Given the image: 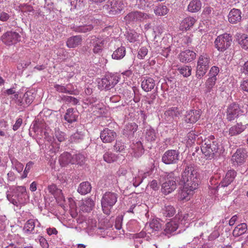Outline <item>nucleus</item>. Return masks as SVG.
<instances>
[{"mask_svg": "<svg viewBox=\"0 0 248 248\" xmlns=\"http://www.w3.org/2000/svg\"><path fill=\"white\" fill-rule=\"evenodd\" d=\"M134 155L137 157L140 156L143 153V148L141 142L138 141L132 146Z\"/></svg>", "mask_w": 248, "mask_h": 248, "instance_id": "obj_42", "label": "nucleus"}, {"mask_svg": "<svg viewBox=\"0 0 248 248\" xmlns=\"http://www.w3.org/2000/svg\"><path fill=\"white\" fill-rule=\"evenodd\" d=\"M21 40L20 35L13 31H7L0 36V40L7 46L14 45L20 42Z\"/></svg>", "mask_w": 248, "mask_h": 248, "instance_id": "obj_8", "label": "nucleus"}, {"mask_svg": "<svg viewBox=\"0 0 248 248\" xmlns=\"http://www.w3.org/2000/svg\"><path fill=\"white\" fill-rule=\"evenodd\" d=\"M169 12V8L164 5H158L156 6L154 10L155 14L158 16H165Z\"/></svg>", "mask_w": 248, "mask_h": 248, "instance_id": "obj_38", "label": "nucleus"}, {"mask_svg": "<svg viewBox=\"0 0 248 248\" xmlns=\"http://www.w3.org/2000/svg\"><path fill=\"white\" fill-rule=\"evenodd\" d=\"M202 111L200 109H190L186 112L185 116V121L187 123H195L201 117Z\"/></svg>", "mask_w": 248, "mask_h": 248, "instance_id": "obj_16", "label": "nucleus"}, {"mask_svg": "<svg viewBox=\"0 0 248 248\" xmlns=\"http://www.w3.org/2000/svg\"><path fill=\"white\" fill-rule=\"evenodd\" d=\"M243 111L240 106L235 103L231 104L228 107L226 111V118L228 121H232L236 118L242 116Z\"/></svg>", "mask_w": 248, "mask_h": 248, "instance_id": "obj_9", "label": "nucleus"}, {"mask_svg": "<svg viewBox=\"0 0 248 248\" xmlns=\"http://www.w3.org/2000/svg\"><path fill=\"white\" fill-rule=\"evenodd\" d=\"M9 18V16L7 13L2 12L0 14V20L6 21L8 20Z\"/></svg>", "mask_w": 248, "mask_h": 248, "instance_id": "obj_64", "label": "nucleus"}, {"mask_svg": "<svg viewBox=\"0 0 248 248\" xmlns=\"http://www.w3.org/2000/svg\"><path fill=\"white\" fill-rule=\"evenodd\" d=\"M83 136L80 132H77L72 135L70 138L71 142H78L79 140L83 139Z\"/></svg>", "mask_w": 248, "mask_h": 248, "instance_id": "obj_52", "label": "nucleus"}, {"mask_svg": "<svg viewBox=\"0 0 248 248\" xmlns=\"http://www.w3.org/2000/svg\"><path fill=\"white\" fill-rule=\"evenodd\" d=\"M232 42V36L230 34H222L216 38L214 44L217 50L223 52L227 50Z\"/></svg>", "mask_w": 248, "mask_h": 248, "instance_id": "obj_5", "label": "nucleus"}, {"mask_svg": "<svg viewBox=\"0 0 248 248\" xmlns=\"http://www.w3.org/2000/svg\"><path fill=\"white\" fill-rule=\"evenodd\" d=\"M248 155L246 150L244 149H238L235 153L233 154L232 157V160L234 165H241L244 163Z\"/></svg>", "mask_w": 248, "mask_h": 248, "instance_id": "obj_13", "label": "nucleus"}, {"mask_svg": "<svg viewBox=\"0 0 248 248\" xmlns=\"http://www.w3.org/2000/svg\"><path fill=\"white\" fill-rule=\"evenodd\" d=\"M146 139L150 142L154 141L156 139L155 131L153 129H150L147 131Z\"/></svg>", "mask_w": 248, "mask_h": 248, "instance_id": "obj_46", "label": "nucleus"}, {"mask_svg": "<svg viewBox=\"0 0 248 248\" xmlns=\"http://www.w3.org/2000/svg\"><path fill=\"white\" fill-rule=\"evenodd\" d=\"M148 49L146 47H141L139 50L138 57L139 59H143L148 54Z\"/></svg>", "mask_w": 248, "mask_h": 248, "instance_id": "obj_53", "label": "nucleus"}, {"mask_svg": "<svg viewBox=\"0 0 248 248\" xmlns=\"http://www.w3.org/2000/svg\"><path fill=\"white\" fill-rule=\"evenodd\" d=\"M196 56V54L195 52L189 49H186L180 53L179 59L182 62H188L193 61Z\"/></svg>", "mask_w": 248, "mask_h": 248, "instance_id": "obj_20", "label": "nucleus"}, {"mask_svg": "<svg viewBox=\"0 0 248 248\" xmlns=\"http://www.w3.org/2000/svg\"><path fill=\"white\" fill-rule=\"evenodd\" d=\"M245 129V126L242 123H236L235 125L230 128L229 135L234 136L241 134Z\"/></svg>", "mask_w": 248, "mask_h": 248, "instance_id": "obj_30", "label": "nucleus"}, {"mask_svg": "<svg viewBox=\"0 0 248 248\" xmlns=\"http://www.w3.org/2000/svg\"><path fill=\"white\" fill-rule=\"evenodd\" d=\"M236 35L242 47L245 50H248V35L245 34H237Z\"/></svg>", "mask_w": 248, "mask_h": 248, "instance_id": "obj_36", "label": "nucleus"}, {"mask_svg": "<svg viewBox=\"0 0 248 248\" xmlns=\"http://www.w3.org/2000/svg\"><path fill=\"white\" fill-rule=\"evenodd\" d=\"M91 189L92 187L90 182H84L79 184L78 188V191L82 195H85L90 192Z\"/></svg>", "mask_w": 248, "mask_h": 248, "instance_id": "obj_32", "label": "nucleus"}, {"mask_svg": "<svg viewBox=\"0 0 248 248\" xmlns=\"http://www.w3.org/2000/svg\"><path fill=\"white\" fill-rule=\"evenodd\" d=\"M72 86V84H68L66 86H63L62 85L56 84L54 86L56 90L61 93H69V94H78L75 90H69L68 86Z\"/></svg>", "mask_w": 248, "mask_h": 248, "instance_id": "obj_34", "label": "nucleus"}, {"mask_svg": "<svg viewBox=\"0 0 248 248\" xmlns=\"http://www.w3.org/2000/svg\"><path fill=\"white\" fill-rule=\"evenodd\" d=\"M138 125L136 123H128L126 126L125 128L124 129L126 132H131L134 133L137 131Z\"/></svg>", "mask_w": 248, "mask_h": 248, "instance_id": "obj_50", "label": "nucleus"}, {"mask_svg": "<svg viewBox=\"0 0 248 248\" xmlns=\"http://www.w3.org/2000/svg\"><path fill=\"white\" fill-rule=\"evenodd\" d=\"M118 194L115 192L108 191L103 195L101 199V206L104 213L109 215L110 209L117 201Z\"/></svg>", "mask_w": 248, "mask_h": 248, "instance_id": "obj_3", "label": "nucleus"}, {"mask_svg": "<svg viewBox=\"0 0 248 248\" xmlns=\"http://www.w3.org/2000/svg\"><path fill=\"white\" fill-rule=\"evenodd\" d=\"M236 175V172L234 170H229L225 178L223 179V181L221 182V186H227L230 183L233 181Z\"/></svg>", "mask_w": 248, "mask_h": 248, "instance_id": "obj_26", "label": "nucleus"}, {"mask_svg": "<svg viewBox=\"0 0 248 248\" xmlns=\"http://www.w3.org/2000/svg\"><path fill=\"white\" fill-rule=\"evenodd\" d=\"M124 4L118 0H108L103 9L110 15H115L120 13L124 8Z\"/></svg>", "mask_w": 248, "mask_h": 248, "instance_id": "obj_6", "label": "nucleus"}, {"mask_svg": "<svg viewBox=\"0 0 248 248\" xmlns=\"http://www.w3.org/2000/svg\"><path fill=\"white\" fill-rule=\"evenodd\" d=\"M179 153L175 150L166 151L162 155V161L165 164H176L179 160Z\"/></svg>", "mask_w": 248, "mask_h": 248, "instance_id": "obj_11", "label": "nucleus"}, {"mask_svg": "<svg viewBox=\"0 0 248 248\" xmlns=\"http://www.w3.org/2000/svg\"><path fill=\"white\" fill-rule=\"evenodd\" d=\"M123 223V217H118L115 220V227L117 230H120L122 228Z\"/></svg>", "mask_w": 248, "mask_h": 248, "instance_id": "obj_58", "label": "nucleus"}, {"mask_svg": "<svg viewBox=\"0 0 248 248\" xmlns=\"http://www.w3.org/2000/svg\"><path fill=\"white\" fill-rule=\"evenodd\" d=\"M84 156L80 154H76L73 156L67 152L62 153L59 157V161L61 167H65L69 164L79 163L78 159L83 158Z\"/></svg>", "mask_w": 248, "mask_h": 248, "instance_id": "obj_7", "label": "nucleus"}, {"mask_svg": "<svg viewBox=\"0 0 248 248\" xmlns=\"http://www.w3.org/2000/svg\"><path fill=\"white\" fill-rule=\"evenodd\" d=\"M47 190H48L50 194L53 195L56 201L61 202L65 200L63 195L62 190L58 188L56 185L52 184L50 185H48L47 187Z\"/></svg>", "mask_w": 248, "mask_h": 248, "instance_id": "obj_15", "label": "nucleus"}, {"mask_svg": "<svg viewBox=\"0 0 248 248\" xmlns=\"http://www.w3.org/2000/svg\"><path fill=\"white\" fill-rule=\"evenodd\" d=\"M162 224L159 220L153 219L151 221L145 226L146 231L148 234H151L155 232L161 230Z\"/></svg>", "mask_w": 248, "mask_h": 248, "instance_id": "obj_18", "label": "nucleus"}, {"mask_svg": "<svg viewBox=\"0 0 248 248\" xmlns=\"http://www.w3.org/2000/svg\"><path fill=\"white\" fill-rule=\"evenodd\" d=\"M197 187H193L183 185V189L180 193V198L181 200H188L190 196L193 195L194 190H196Z\"/></svg>", "mask_w": 248, "mask_h": 248, "instance_id": "obj_23", "label": "nucleus"}, {"mask_svg": "<svg viewBox=\"0 0 248 248\" xmlns=\"http://www.w3.org/2000/svg\"><path fill=\"white\" fill-rule=\"evenodd\" d=\"M114 147L116 152L121 153L124 150L125 146L124 143L121 141H117L115 145L114 146Z\"/></svg>", "mask_w": 248, "mask_h": 248, "instance_id": "obj_56", "label": "nucleus"}, {"mask_svg": "<svg viewBox=\"0 0 248 248\" xmlns=\"http://www.w3.org/2000/svg\"><path fill=\"white\" fill-rule=\"evenodd\" d=\"M33 165V162L32 161H29L27 164L25 169H24L23 173L22 175L21 176V178L22 179L25 178L27 177L28 174L29 172L30 171V170Z\"/></svg>", "mask_w": 248, "mask_h": 248, "instance_id": "obj_54", "label": "nucleus"}, {"mask_svg": "<svg viewBox=\"0 0 248 248\" xmlns=\"http://www.w3.org/2000/svg\"><path fill=\"white\" fill-rule=\"evenodd\" d=\"M248 230V226L245 223H242L236 226L233 232L232 235L234 237H238L244 234Z\"/></svg>", "mask_w": 248, "mask_h": 248, "instance_id": "obj_31", "label": "nucleus"}, {"mask_svg": "<svg viewBox=\"0 0 248 248\" xmlns=\"http://www.w3.org/2000/svg\"><path fill=\"white\" fill-rule=\"evenodd\" d=\"M155 86V80L150 78H146L141 82V87L143 90L148 92L152 90Z\"/></svg>", "mask_w": 248, "mask_h": 248, "instance_id": "obj_28", "label": "nucleus"}, {"mask_svg": "<svg viewBox=\"0 0 248 248\" xmlns=\"http://www.w3.org/2000/svg\"><path fill=\"white\" fill-rule=\"evenodd\" d=\"M162 211L164 216L166 217H171L176 213V210L172 205L165 206Z\"/></svg>", "mask_w": 248, "mask_h": 248, "instance_id": "obj_40", "label": "nucleus"}, {"mask_svg": "<svg viewBox=\"0 0 248 248\" xmlns=\"http://www.w3.org/2000/svg\"><path fill=\"white\" fill-rule=\"evenodd\" d=\"M83 38L81 35H77L67 39L66 46L69 48H75L82 44Z\"/></svg>", "mask_w": 248, "mask_h": 248, "instance_id": "obj_21", "label": "nucleus"}, {"mask_svg": "<svg viewBox=\"0 0 248 248\" xmlns=\"http://www.w3.org/2000/svg\"><path fill=\"white\" fill-rule=\"evenodd\" d=\"M22 124V119L21 118H19L16 119V123L13 125V129L14 131L18 130L21 126Z\"/></svg>", "mask_w": 248, "mask_h": 248, "instance_id": "obj_59", "label": "nucleus"}, {"mask_svg": "<svg viewBox=\"0 0 248 248\" xmlns=\"http://www.w3.org/2000/svg\"><path fill=\"white\" fill-rule=\"evenodd\" d=\"M125 55V48L124 46H121L114 51L111 57H112L114 59L119 60L124 58Z\"/></svg>", "mask_w": 248, "mask_h": 248, "instance_id": "obj_37", "label": "nucleus"}, {"mask_svg": "<svg viewBox=\"0 0 248 248\" xmlns=\"http://www.w3.org/2000/svg\"><path fill=\"white\" fill-rule=\"evenodd\" d=\"M219 71L218 67L216 66H212L209 72L210 78H217V76L218 75Z\"/></svg>", "mask_w": 248, "mask_h": 248, "instance_id": "obj_55", "label": "nucleus"}, {"mask_svg": "<svg viewBox=\"0 0 248 248\" xmlns=\"http://www.w3.org/2000/svg\"><path fill=\"white\" fill-rule=\"evenodd\" d=\"M62 100L66 103H70L73 105H76L78 103L79 101L76 98L71 96H66L62 98Z\"/></svg>", "mask_w": 248, "mask_h": 248, "instance_id": "obj_48", "label": "nucleus"}, {"mask_svg": "<svg viewBox=\"0 0 248 248\" xmlns=\"http://www.w3.org/2000/svg\"><path fill=\"white\" fill-rule=\"evenodd\" d=\"M20 11L23 13L33 12V7L29 3L20 4L19 6Z\"/></svg>", "mask_w": 248, "mask_h": 248, "instance_id": "obj_44", "label": "nucleus"}, {"mask_svg": "<svg viewBox=\"0 0 248 248\" xmlns=\"http://www.w3.org/2000/svg\"><path fill=\"white\" fill-rule=\"evenodd\" d=\"M202 5L201 0H190L187 5V10L191 13L198 12L201 10Z\"/></svg>", "mask_w": 248, "mask_h": 248, "instance_id": "obj_29", "label": "nucleus"}, {"mask_svg": "<svg viewBox=\"0 0 248 248\" xmlns=\"http://www.w3.org/2000/svg\"><path fill=\"white\" fill-rule=\"evenodd\" d=\"M180 73L185 77H188L191 75V68L188 65H185L178 68Z\"/></svg>", "mask_w": 248, "mask_h": 248, "instance_id": "obj_43", "label": "nucleus"}, {"mask_svg": "<svg viewBox=\"0 0 248 248\" xmlns=\"http://www.w3.org/2000/svg\"><path fill=\"white\" fill-rule=\"evenodd\" d=\"M118 80L114 75H107L98 81V87L101 90H109L115 86Z\"/></svg>", "mask_w": 248, "mask_h": 248, "instance_id": "obj_10", "label": "nucleus"}, {"mask_svg": "<svg viewBox=\"0 0 248 248\" xmlns=\"http://www.w3.org/2000/svg\"><path fill=\"white\" fill-rule=\"evenodd\" d=\"M182 113V111L177 107H172L170 108L165 112L166 116L171 117L173 119L179 117Z\"/></svg>", "mask_w": 248, "mask_h": 248, "instance_id": "obj_33", "label": "nucleus"}, {"mask_svg": "<svg viewBox=\"0 0 248 248\" xmlns=\"http://www.w3.org/2000/svg\"><path fill=\"white\" fill-rule=\"evenodd\" d=\"M40 244L43 248H48V244L46 240L43 236H41L39 239Z\"/></svg>", "mask_w": 248, "mask_h": 248, "instance_id": "obj_61", "label": "nucleus"}, {"mask_svg": "<svg viewBox=\"0 0 248 248\" xmlns=\"http://www.w3.org/2000/svg\"><path fill=\"white\" fill-rule=\"evenodd\" d=\"M36 220L30 219L27 221L24 226V232L27 233H35L34 228L35 226V221Z\"/></svg>", "mask_w": 248, "mask_h": 248, "instance_id": "obj_35", "label": "nucleus"}, {"mask_svg": "<svg viewBox=\"0 0 248 248\" xmlns=\"http://www.w3.org/2000/svg\"><path fill=\"white\" fill-rule=\"evenodd\" d=\"M240 88L243 91L248 93V79L241 82Z\"/></svg>", "mask_w": 248, "mask_h": 248, "instance_id": "obj_60", "label": "nucleus"}, {"mask_svg": "<svg viewBox=\"0 0 248 248\" xmlns=\"http://www.w3.org/2000/svg\"><path fill=\"white\" fill-rule=\"evenodd\" d=\"M24 166L20 162L16 161L15 163V168L19 173L21 172L23 169Z\"/></svg>", "mask_w": 248, "mask_h": 248, "instance_id": "obj_62", "label": "nucleus"}, {"mask_svg": "<svg viewBox=\"0 0 248 248\" xmlns=\"http://www.w3.org/2000/svg\"><path fill=\"white\" fill-rule=\"evenodd\" d=\"M199 176L197 170L192 165H187L181 173V182L185 186L197 187Z\"/></svg>", "mask_w": 248, "mask_h": 248, "instance_id": "obj_1", "label": "nucleus"}, {"mask_svg": "<svg viewBox=\"0 0 248 248\" xmlns=\"http://www.w3.org/2000/svg\"><path fill=\"white\" fill-rule=\"evenodd\" d=\"M210 63V56L203 54L198 58L197 65L196 76L197 78H201L208 71Z\"/></svg>", "mask_w": 248, "mask_h": 248, "instance_id": "obj_4", "label": "nucleus"}, {"mask_svg": "<svg viewBox=\"0 0 248 248\" xmlns=\"http://www.w3.org/2000/svg\"><path fill=\"white\" fill-rule=\"evenodd\" d=\"M176 179L172 178L171 179H167L165 182L162 184V191L166 195L169 194L176 189Z\"/></svg>", "mask_w": 248, "mask_h": 248, "instance_id": "obj_17", "label": "nucleus"}, {"mask_svg": "<svg viewBox=\"0 0 248 248\" xmlns=\"http://www.w3.org/2000/svg\"><path fill=\"white\" fill-rule=\"evenodd\" d=\"M92 26L86 25L84 26H78L76 28L75 31L78 32L86 33L92 31Z\"/></svg>", "mask_w": 248, "mask_h": 248, "instance_id": "obj_51", "label": "nucleus"}, {"mask_svg": "<svg viewBox=\"0 0 248 248\" xmlns=\"http://www.w3.org/2000/svg\"><path fill=\"white\" fill-rule=\"evenodd\" d=\"M150 15L142 12H138V21L142 22L148 19H151Z\"/></svg>", "mask_w": 248, "mask_h": 248, "instance_id": "obj_49", "label": "nucleus"}, {"mask_svg": "<svg viewBox=\"0 0 248 248\" xmlns=\"http://www.w3.org/2000/svg\"><path fill=\"white\" fill-rule=\"evenodd\" d=\"M178 228V223L176 220H171L165 224L164 229L165 235H170L175 232Z\"/></svg>", "mask_w": 248, "mask_h": 248, "instance_id": "obj_24", "label": "nucleus"}, {"mask_svg": "<svg viewBox=\"0 0 248 248\" xmlns=\"http://www.w3.org/2000/svg\"><path fill=\"white\" fill-rule=\"evenodd\" d=\"M105 40L99 37L95 36L92 37L91 44L93 46V51L95 54L100 53L103 49Z\"/></svg>", "mask_w": 248, "mask_h": 248, "instance_id": "obj_14", "label": "nucleus"}, {"mask_svg": "<svg viewBox=\"0 0 248 248\" xmlns=\"http://www.w3.org/2000/svg\"><path fill=\"white\" fill-rule=\"evenodd\" d=\"M217 78H208L206 79L205 83V92L206 93H210L213 88L216 85Z\"/></svg>", "mask_w": 248, "mask_h": 248, "instance_id": "obj_39", "label": "nucleus"}, {"mask_svg": "<svg viewBox=\"0 0 248 248\" xmlns=\"http://www.w3.org/2000/svg\"><path fill=\"white\" fill-rule=\"evenodd\" d=\"M55 137L60 142H62L65 140V135L61 131H55Z\"/></svg>", "mask_w": 248, "mask_h": 248, "instance_id": "obj_57", "label": "nucleus"}, {"mask_svg": "<svg viewBox=\"0 0 248 248\" xmlns=\"http://www.w3.org/2000/svg\"><path fill=\"white\" fill-rule=\"evenodd\" d=\"M138 11L131 12L127 15L125 17L126 21H138Z\"/></svg>", "mask_w": 248, "mask_h": 248, "instance_id": "obj_47", "label": "nucleus"}, {"mask_svg": "<svg viewBox=\"0 0 248 248\" xmlns=\"http://www.w3.org/2000/svg\"><path fill=\"white\" fill-rule=\"evenodd\" d=\"M94 205L93 201L90 198H85L79 202L80 210L84 212H90Z\"/></svg>", "mask_w": 248, "mask_h": 248, "instance_id": "obj_19", "label": "nucleus"}, {"mask_svg": "<svg viewBox=\"0 0 248 248\" xmlns=\"http://www.w3.org/2000/svg\"><path fill=\"white\" fill-rule=\"evenodd\" d=\"M24 101L28 105H30L33 101L34 96H33V93L31 91H28L24 93L23 95Z\"/></svg>", "mask_w": 248, "mask_h": 248, "instance_id": "obj_45", "label": "nucleus"}, {"mask_svg": "<svg viewBox=\"0 0 248 248\" xmlns=\"http://www.w3.org/2000/svg\"><path fill=\"white\" fill-rule=\"evenodd\" d=\"M78 117V111L74 108L67 109L65 115H64V119L69 124L75 122Z\"/></svg>", "mask_w": 248, "mask_h": 248, "instance_id": "obj_27", "label": "nucleus"}, {"mask_svg": "<svg viewBox=\"0 0 248 248\" xmlns=\"http://www.w3.org/2000/svg\"><path fill=\"white\" fill-rule=\"evenodd\" d=\"M242 12L240 10L233 8L231 10L228 14V21L232 24H236L240 22L242 19Z\"/></svg>", "mask_w": 248, "mask_h": 248, "instance_id": "obj_22", "label": "nucleus"}, {"mask_svg": "<svg viewBox=\"0 0 248 248\" xmlns=\"http://www.w3.org/2000/svg\"><path fill=\"white\" fill-rule=\"evenodd\" d=\"M201 150L206 158L211 159L214 157L215 154L217 152L218 145L213 136L204 140Z\"/></svg>", "mask_w": 248, "mask_h": 248, "instance_id": "obj_2", "label": "nucleus"}, {"mask_svg": "<svg viewBox=\"0 0 248 248\" xmlns=\"http://www.w3.org/2000/svg\"><path fill=\"white\" fill-rule=\"evenodd\" d=\"M100 139L104 143H110L117 137V134L114 130L105 128L100 133Z\"/></svg>", "mask_w": 248, "mask_h": 248, "instance_id": "obj_12", "label": "nucleus"}, {"mask_svg": "<svg viewBox=\"0 0 248 248\" xmlns=\"http://www.w3.org/2000/svg\"><path fill=\"white\" fill-rule=\"evenodd\" d=\"M146 235L145 232H141L139 233L132 234V237L134 239H137L138 238H143Z\"/></svg>", "mask_w": 248, "mask_h": 248, "instance_id": "obj_63", "label": "nucleus"}, {"mask_svg": "<svg viewBox=\"0 0 248 248\" xmlns=\"http://www.w3.org/2000/svg\"><path fill=\"white\" fill-rule=\"evenodd\" d=\"M118 158V155L114 153L108 152L103 155V160L108 163L114 162Z\"/></svg>", "mask_w": 248, "mask_h": 248, "instance_id": "obj_41", "label": "nucleus"}, {"mask_svg": "<svg viewBox=\"0 0 248 248\" xmlns=\"http://www.w3.org/2000/svg\"><path fill=\"white\" fill-rule=\"evenodd\" d=\"M196 22V19L191 16H188L181 21L180 24V29L182 31H187L193 27Z\"/></svg>", "mask_w": 248, "mask_h": 248, "instance_id": "obj_25", "label": "nucleus"}]
</instances>
